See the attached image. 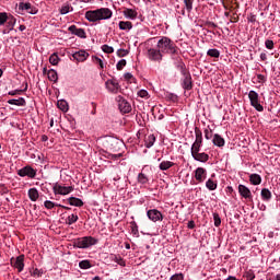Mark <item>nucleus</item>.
Segmentation results:
<instances>
[{"mask_svg":"<svg viewBox=\"0 0 280 280\" xmlns=\"http://www.w3.org/2000/svg\"><path fill=\"white\" fill-rule=\"evenodd\" d=\"M102 51H104V54H113L115 51V48L105 44L102 46Z\"/></svg>","mask_w":280,"mask_h":280,"instance_id":"37998d69","label":"nucleus"},{"mask_svg":"<svg viewBox=\"0 0 280 280\" xmlns=\"http://www.w3.org/2000/svg\"><path fill=\"white\" fill-rule=\"evenodd\" d=\"M187 226L188 229H196V223L194 221H189Z\"/></svg>","mask_w":280,"mask_h":280,"instance_id":"e2e57ef3","label":"nucleus"},{"mask_svg":"<svg viewBox=\"0 0 280 280\" xmlns=\"http://www.w3.org/2000/svg\"><path fill=\"white\" fill-rule=\"evenodd\" d=\"M79 268H81V270H89V268H91V260H81Z\"/></svg>","mask_w":280,"mask_h":280,"instance_id":"58836bf2","label":"nucleus"},{"mask_svg":"<svg viewBox=\"0 0 280 280\" xmlns=\"http://www.w3.org/2000/svg\"><path fill=\"white\" fill-rule=\"evenodd\" d=\"M21 93H23V90H13V91H10L8 94L9 95H21Z\"/></svg>","mask_w":280,"mask_h":280,"instance_id":"4d7b16f0","label":"nucleus"},{"mask_svg":"<svg viewBox=\"0 0 280 280\" xmlns=\"http://www.w3.org/2000/svg\"><path fill=\"white\" fill-rule=\"evenodd\" d=\"M68 32L72 33L74 36L79 38H86V31L84 28H78L75 25H71L68 27Z\"/></svg>","mask_w":280,"mask_h":280,"instance_id":"ddd939ff","label":"nucleus"},{"mask_svg":"<svg viewBox=\"0 0 280 280\" xmlns=\"http://www.w3.org/2000/svg\"><path fill=\"white\" fill-rule=\"evenodd\" d=\"M179 69L182 75H184V80L182 83L183 89H185V91H191V89H194V84L191 82V74L189 73V71H187L185 65L179 66Z\"/></svg>","mask_w":280,"mask_h":280,"instance_id":"20e7f679","label":"nucleus"},{"mask_svg":"<svg viewBox=\"0 0 280 280\" xmlns=\"http://www.w3.org/2000/svg\"><path fill=\"white\" fill-rule=\"evenodd\" d=\"M170 280H185V275L183 273H175L173 275Z\"/></svg>","mask_w":280,"mask_h":280,"instance_id":"3c124183","label":"nucleus"},{"mask_svg":"<svg viewBox=\"0 0 280 280\" xmlns=\"http://www.w3.org/2000/svg\"><path fill=\"white\" fill-rule=\"evenodd\" d=\"M192 159L195 161H198L199 163H207V161H209V154L205 152L195 153V155H192Z\"/></svg>","mask_w":280,"mask_h":280,"instance_id":"6ab92c4d","label":"nucleus"},{"mask_svg":"<svg viewBox=\"0 0 280 280\" xmlns=\"http://www.w3.org/2000/svg\"><path fill=\"white\" fill-rule=\"evenodd\" d=\"M147 217L151 222H163V213L159 211L158 209H151L147 211Z\"/></svg>","mask_w":280,"mask_h":280,"instance_id":"1a4fd4ad","label":"nucleus"},{"mask_svg":"<svg viewBox=\"0 0 280 280\" xmlns=\"http://www.w3.org/2000/svg\"><path fill=\"white\" fill-rule=\"evenodd\" d=\"M39 196L40 195L38 194V189H36V188L28 189V198H30V200H32V202H36V200H38Z\"/></svg>","mask_w":280,"mask_h":280,"instance_id":"393cba45","label":"nucleus"},{"mask_svg":"<svg viewBox=\"0 0 280 280\" xmlns=\"http://www.w3.org/2000/svg\"><path fill=\"white\" fill-rule=\"evenodd\" d=\"M52 189L54 194H59V196H68V194H71V191H73V186H62L59 184H55Z\"/></svg>","mask_w":280,"mask_h":280,"instance_id":"6e6552de","label":"nucleus"},{"mask_svg":"<svg viewBox=\"0 0 280 280\" xmlns=\"http://www.w3.org/2000/svg\"><path fill=\"white\" fill-rule=\"evenodd\" d=\"M8 104H10L11 106H25L27 103L25 102L24 97H20V98L9 100Z\"/></svg>","mask_w":280,"mask_h":280,"instance_id":"412c9836","label":"nucleus"},{"mask_svg":"<svg viewBox=\"0 0 280 280\" xmlns=\"http://www.w3.org/2000/svg\"><path fill=\"white\" fill-rule=\"evenodd\" d=\"M68 202L69 205H71V207H84V201H82V199L77 197L68 198Z\"/></svg>","mask_w":280,"mask_h":280,"instance_id":"5701e85b","label":"nucleus"},{"mask_svg":"<svg viewBox=\"0 0 280 280\" xmlns=\"http://www.w3.org/2000/svg\"><path fill=\"white\" fill-rule=\"evenodd\" d=\"M40 275H43V271L35 269L32 273L33 277H40Z\"/></svg>","mask_w":280,"mask_h":280,"instance_id":"bf43d9fd","label":"nucleus"},{"mask_svg":"<svg viewBox=\"0 0 280 280\" xmlns=\"http://www.w3.org/2000/svg\"><path fill=\"white\" fill-rule=\"evenodd\" d=\"M206 187L209 191H215V189H218V183L213 182V179H208L206 182Z\"/></svg>","mask_w":280,"mask_h":280,"instance_id":"2f4dec72","label":"nucleus"},{"mask_svg":"<svg viewBox=\"0 0 280 280\" xmlns=\"http://www.w3.org/2000/svg\"><path fill=\"white\" fill-rule=\"evenodd\" d=\"M273 280H280V273H278Z\"/></svg>","mask_w":280,"mask_h":280,"instance_id":"774afa93","label":"nucleus"},{"mask_svg":"<svg viewBox=\"0 0 280 280\" xmlns=\"http://www.w3.org/2000/svg\"><path fill=\"white\" fill-rule=\"evenodd\" d=\"M156 142V137L154 135H149L144 140L145 148H152L154 143Z\"/></svg>","mask_w":280,"mask_h":280,"instance_id":"cd10ccee","label":"nucleus"},{"mask_svg":"<svg viewBox=\"0 0 280 280\" xmlns=\"http://www.w3.org/2000/svg\"><path fill=\"white\" fill-rule=\"evenodd\" d=\"M195 178L198 183H203L205 178H207V170L203 167H197L195 171Z\"/></svg>","mask_w":280,"mask_h":280,"instance_id":"2eb2a0df","label":"nucleus"},{"mask_svg":"<svg viewBox=\"0 0 280 280\" xmlns=\"http://www.w3.org/2000/svg\"><path fill=\"white\" fill-rule=\"evenodd\" d=\"M207 27H210V28H215L218 27V24L213 23V22H207L206 23Z\"/></svg>","mask_w":280,"mask_h":280,"instance_id":"052dcab7","label":"nucleus"},{"mask_svg":"<svg viewBox=\"0 0 280 280\" xmlns=\"http://www.w3.org/2000/svg\"><path fill=\"white\" fill-rule=\"evenodd\" d=\"M110 259H112V261H115L116 264H118V266H121L122 268H125L126 260H124V258L121 256L110 254Z\"/></svg>","mask_w":280,"mask_h":280,"instance_id":"b1692460","label":"nucleus"},{"mask_svg":"<svg viewBox=\"0 0 280 280\" xmlns=\"http://www.w3.org/2000/svg\"><path fill=\"white\" fill-rule=\"evenodd\" d=\"M250 106L258 113H264V106L259 103V94L256 91H249L248 93Z\"/></svg>","mask_w":280,"mask_h":280,"instance_id":"39448f33","label":"nucleus"},{"mask_svg":"<svg viewBox=\"0 0 280 280\" xmlns=\"http://www.w3.org/2000/svg\"><path fill=\"white\" fill-rule=\"evenodd\" d=\"M212 143H213V145H217L218 148H224L225 141H224V138H222V136L215 133L213 136Z\"/></svg>","mask_w":280,"mask_h":280,"instance_id":"aec40b11","label":"nucleus"},{"mask_svg":"<svg viewBox=\"0 0 280 280\" xmlns=\"http://www.w3.org/2000/svg\"><path fill=\"white\" fill-rule=\"evenodd\" d=\"M249 182L252 185H261V175L259 174L249 175Z\"/></svg>","mask_w":280,"mask_h":280,"instance_id":"bb28decb","label":"nucleus"},{"mask_svg":"<svg viewBox=\"0 0 280 280\" xmlns=\"http://www.w3.org/2000/svg\"><path fill=\"white\" fill-rule=\"evenodd\" d=\"M18 174L23 178L27 176L28 178H36V170H34L32 166H25L21 170H19Z\"/></svg>","mask_w":280,"mask_h":280,"instance_id":"9b49d317","label":"nucleus"},{"mask_svg":"<svg viewBox=\"0 0 280 280\" xmlns=\"http://www.w3.org/2000/svg\"><path fill=\"white\" fill-rule=\"evenodd\" d=\"M122 14H124L125 19H129L130 21H135V19H137L139 13H137V11L135 9H125L122 11Z\"/></svg>","mask_w":280,"mask_h":280,"instance_id":"a211bd4d","label":"nucleus"},{"mask_svg":"<svg viewBox=\"0 0 280 280\" xmlns=\"http://www.w3.org/2000/svg\"><path fill=\"white\" fill-rule=\"evenodd\" d=\"M170 167H174V162L163 161V162L160 163V170L162 172H165V171L170 170Z\"/></svg>","mask_w":280,"mask_h":280,"instance_id":"7c9ffc66","label":"nucleus"},{"mask_svg":"<svg viewBox=\"0 0 280 280\" xmlns=\"http://www.w3.org/2000/svg\"><path fill=\"white\" fill-rule=\"evenodd\" d=\"M119 30L124 32H130L132 30V22L130 21H120L118 24Z\"/></svg>","mask_w":280,"mask_h":280,"instance_id":"4be33fe9","label":"nucleus"},{"mask_svg":"<svg viewBox=\"0 0 280 280\" xmlns=\"http://www.w3.org/2000/svg\"><path fill=\"white\" fill-rule=\"evenodd\" d=\"M213 221H214V226H220L222 224V219H220V214L213 213Z\"/></svg>","mask_w":280,"mask_h":280,"instance_id":"a18cd8bd","label":"nucleus"},{"mask_svg":"<svg viewBox=\"0 0 280 280\" xmlns=\"http://www.w3.org/2000/svg\"><path fill=\"white\" fill-rule=\"evenodd\" d=\"M70 10H71V7H69V4H66L61 7L60 14H69Z\"/></svg>","mask_w":280,"mask_h":280,"instance_id":"864d4df0","label":"nucleus"},{"mask_svg":"<svg viewBox=\"0 0 280 280\" xmlns=\"http://www.w3.org/2000/svg\"><path fill=\"white\" fill-rule=\"evenodd\" d=\"M138 97H142L143 100H148L150 94L145 90L138 91Z\"/></svg>","mask_w":280,"mask_h":280,"instance_id":"49530a36","label":"nucleus"},{"mask_svg":"<svg viewBox=\"0 0 280 280\" xmlns=\"http://www.w3.org/2000/svg\"><path fill=\"white\" fill-rule=\"evenodd\" d=\"M147 58L152 62H161L163 60V55L159 48H148Z\"/></svg>","mask_w":280,"mask_h":280,"instance_id":"423d86ee","label":"nucleus"},{"mask_svg":"<svg viewBox=\"0 0 280 280\" xmlns=\"http://www.w3.org/2000/svg\"><path fill=\"white\" fill-rule=\"evenodd\" d=\"M207 56H210V58H220V50L215 48L209 49Z\"/></svg>","mask_w":280,"mask_h":280,"instance_id":"4c0bfd02","label":"nucleus"},{"mask_svg":"<svg viewBox=\"0 0 280 280\" xmlns=\"http://www.w3.org/2000/svg\"><path fill=\"white\" fill-rule=\"evenodd\" d=\"M113 18V11L108 8H101L85 13V19L90 23H96V21H107Z\"/></svg>","mask_w":280,"mask_h":280,"instance_id":"f257e3e1","label":"nucleus"},{"mask_svg":"<svg viewBox=\"0 0 280 280\" xmlns=\"http://www.w3.org/2000/svg\"><path fill=\"white\" fill-rule=\"evenodd\" d=\"M5 23H7V30H10L12 32V30H14V25H16V18L9 15Z\"/></svg>","mask_w":280,"mask_h":280,"instance_id":"a878e982","label":"nucleus"},{"mask_svg":"<svg viewBox=\"0 0 280 280\" xmlns=\"http://www.w3.org/2000/svg\"><path fill=\"white\" fill-rule=\"evenodd\" d=\"M49 62L52 66L58 65L60 62V57H58V54L54 52L52 55H50Z\"/></svg>","mask_w":280,"mask_h":280,"instance_id":"c9c22d12","label":"nucleus"},{"mask_svg":"<svg viewBox=\"0 0 280 280\" xmlns=\"http://www.w3.org/2000/svg\"><path fill=\"white\" fill-rule=\"evenodd\" d=\"M258 82H266V75L264 74H257Z\"/></svg>","mask_w":280,"mask_h":280,"instance_id":"13d9d810","label":"nucleus"},{"mask_svg":"<svg viewBox=\"0 0 280 280\" xmlns=\"http://www.w3.org/2000/svg\"><path fill=\"white\" fill-rule=\"evenodd\" d=\"M57 106L60 110H62V113H67V110H69V103H67L65 100H59L57 102Z\"/></svg>","mask_w":280,"mask_h":280,"instance_id":"c85d7f7f","label":"nucleus"},{"mask_svg":"<svg viewBox=\"0 0 280 280\" xmlns=\"http://www.w3.org/2000/svg\"><path fill=\"white\" fill-rule=\"evenodd\" d=\"M47 75L50 82H58V72L56 70H48Z\"/></svg>","mask_w":280,"mask_h":280,"instance_id":"c756f323","label":"nucleus"},{"mask_svg":"<svg viewBox=\"0 0 280 280\" xmlns=\"http://www.w3.org/2000/svg\"><path fill=\"white\" fill-rule=\"evenodd\" d=\"M195 135H196L195 143L202 145V131H200V129L196 128Z\"/></svg>","mask_w":280,"mask_h":280,"instance_id":"f704fd0d","label":"nucleus"},{"mask_svg":"<svg viewBox=\"0 0 280 280\" xmlns=\"http://www.w3.org/2000/svg\"><path fill=\"white\" fill-rule=\"evenodd\" d=\"M225 280H237V278L233 277V276H230L228 279Z\"/></svg>","mask_w":280,"mask_h":280,"instance_id":"338daca9","label":"nucleus"},{"mask_svg":"<svg viewBox=\"0 0 280 280\" xmlns=\"http://www.w3.org/2000/svg\"><path fill=\"white\" fill-rule=\"evenodd\" d=\"M265 47H266L267 49H275V42L271 40V39H267V40L265 42Z\"/></svg>","mask_w":280,"mask_h":280,"instance_id":"603ef678","label":"nucleus"},{"mask_svg":"<svg viewBox=\"0 0 280 280\" xmlns=\"http://www.w3.org/2000/svg\"><path fill=\"white\" fill-rule=\"evenodd\" d=\"M19 10L27 12V14H37L38 10L32 5L30 2H21L19 4Z\"/></svg>","mask_w":280,"mask_h":280,"instance_id":"f8f14e48","label":"nucleus"},{"mask_svg":"<svg viewBox=\"0 0 280 280\" xmlns=\"http://www.w3.org/2000/svg\"><path fill=\"white\" fill-rule=\"evenodd\" d=\"M247 279L248 280H254L255 279V273H247Z\"/></svg>","mask_w":280,"mask_h":280,"instance_id":"69168bd1","label":"nucleus"},{"mask_svg":"<svg viewBox=\"0 0 280 280\" xmlns=\"http://www.w3.org/2000/svg\"><path fill=\"white\" fill-rule=\"evenodd\" d=\"M92 60L93 62H96L97 65H100L101 69H104V61H102L100 57L93 56Z\"/></svg>","mask_w":280,"mask_h":280,"instance_id":"8fccbe9b","label":"nucleus"},{"mask_svg":"<svg viewBox=\"0 0 280 280\" xmlns=\"http://www.w3.org/2000/svg\"><path fill=\"white\" fill-rule=\"evenodd\" d=\"M8 21V13L1 12L0 13V26L4 25V23Z\"/></svg>","mask_w":280,"mask_h":280,"instance_id":"de8ad7c7","label":"nucleus"},{"mask_svg":"<svg viewBox=\"0 0 280 280\" xmlns=\"http://www.w3.org/2000/svg\"><path fill=\"white\" fill-rule=\"evenodd\" d=\"M131 233L132 235H139V225H137V222H131Z\"/></svg>","mask_w":280,"mask_h":280,"instance_id":"c03bdc74","label":"nucleus"},{"mask_svg":"<svg viewBox=\"0 0 280 280\" xmlns=\"http://www.w3.org/2000/svg\"><path fill=\"white\" fill-rule=\"evenodd\" d=\"M118 108L120 110V113H130V110H132V105H130V103L124 98L119 100L118 103Z\"/></svg>","mask_w":280,"mask_h":280,"instance_id":"4468645a","label":"nucleus"},{"mask_svg":"<svg viewBox=\"0 0 280 280\" xmlns=\"http://www.w3.org/2000/svg\"><path fill=\"white\" fill-rule=\"evenodd\" d=\"M129 52H128V50H126V49H118L117 50V56L119 57V58H126V56L128 55Z\"/></svg>","mask_w":280,"mask_h":280,"instance_id":"5fc2aeb1","label":"nucleus"},{"mask_svg":"<svg viewBox=\"0 0 280 280\" xmlns=\"http://www.w3.org/2000/svg\"><path fill=\"white\" fill-rule=\"evenodd\" d=\"M126 59H121V60H119L118 62H117V65H116V69L118 70V71H121V69H124V67H126Z\"/></svg>","mask_w":280,"mask_h":280,"instance_id":"09e8293b","label":"nucleus"},{"mask_svg":"<svg viewBox=\"0 0 280 280\" xmlns=\"http://www.w3.org/2000/svg\"><path fill=\"white\" fill-rule=\"evenodd\" d=\"M46 209H54V207H60V203H55L54 201L46 200L44 202Z\"/></svg>","mask_w":280,"mask_h":280,"instance_id":"79ce46f5","label":"nucleus"},{"mask_svg":"<svg viewBox=\"0 0 280 280\" xmlns=\"http://www.w3.org/2000/svg\"><path fill=\"white\" fill-rule=\"evenodd\" d=\"M148 180L149 179L147 174L140 173L138 175V183H140V185H147Z\"/></svg>","mask_w":280,"mask_h":280,"instance_id":"ea45409f","label":"nucleus"},{"mask_svg":"<svg viewBox=\"0 0 280 280\" xmlns=\"http://www.w3.org/2000/svg\"><path fill=\"white\" fill-rule=\"evenodd\" d=\"M200 148H202V144H198L194 142L190 149L191 156H194L195 154H198L200 152Z\"/></svg>","mask_w":280,"mask_h":280,"instance_id":"e433bc0d","label":"nucleus"},{"mask_svg":"<svg viewBox=\"0 0 280 280\" xmlns=\"http://www.w3.org/2000/svg\"><path fill=\"white\" fill-rule=\"evenodd\" d=\"M158 49H160V52L163 54H171V56L178 55V47H176V44L170 39L168 37H162L158 40L156 44Z\"/></svg>","mask_w":280,"mask_h":280,"instance_id":"f03ea898","label":"nucleus"},{"mask_svg":"<svg viewBox=\"0 0 280 280\" xmlns=\"http://www.w3.org/2000/svg\"><path fill=\"white\" fill-rule=\"evenodd\" d=\"M260 196H261L262 200H270V198H272V192H270V190L268 188H262Z\"/></svg>","mask_w":280,"mask_h":280,"instance_id":"473e14b6","label":"nucleus"},{"mask_svg":"<svg viewBox=\"0 0 280 280\" xmlns=\"http://www.w3.org/2000/svg\"><path fill=\"white\" fill-rule=\"evenodd\" d=\"M124 78H125V80H132V73L126 72V73L124 74Z\"/></svg>","mask_w":280,"mask_h":280,"instance_id":"680f3d73","label":"nucleus"},{"mask_svg":"<svg viewBox=\"0 0 280 280\" xmlns=\"http://www.w3.org/2000/svg\"><path fill=\"white\" fill-rule=\"evenodd\" d=\"M105 86L109 93L117 94L119 93L121 85H119V82H117L116 79H109L105 82Z\"/></svg>","mask_w":280,"mask_h":280,"instance_id":"0eeeda50","label":"nucleus"},{"mask_svg":"<svg viewBox=\"0 0 280 280\" xmlns=\"http://www.w3.org/2000/svg\"><path fill=\"white\" fill-rule=\"evenodd\" d=\"M25 256L20 255L15 259H11V265L16 268L18 272H23V268H25Z\"/></svg>","mask_w":280,"mask_h":280,"instance_id":"9d476101","label":"nucleus"},{"mask_svg":"<svg viewBox=\"0 0 280 280\" xmlns=\"http://www.w3.org/2000/svg\"><path fill=\"white\" fill-rule=\"evenodd\" d=\"M97 242V238L93 236H84L81 238H77L73 242V246H75L77 248H91V246H95Z\"/></svg>","mask_w":280,"mask_h":280,"instance_id":"7ed1b4c3","label":"nucleus"},{"mask_svg":"<svg viewBox=\"0 0 280 280\" xmlns=\"http://www.w3.org/2000/svg\"><path fill=\"white\" fill-rule=\"evenodd\" d=\"M260 60H262V61L268 60V55H266V52H261Z\"/></svg>","mask_w":280,"mask_h":280,"instance_id":"0e129e2a","label":"nucleus"},{"mask_svg":"<svg viewBox=\"0 0 280 280\" xmlns=\"http://www.w3.org/2000/svg\"><path fill=\"white\" fill-rule=\"evenodd\" d=\"M238 194L242 196V198L248 199L253 198V194L250 192V189L244 185H238Z\"/></svg>","mask_w":280,"mask_h":280,"instance_id":"dca6fc26","label":"nucleus"},{"mask_svg":"<svg viewBox=\"0 0 280 280\" xmlns=\"http://www.w3.org/2000/svg\"><path fill=\"white\" fill-rule=\"evenodd\" d=\"M72 58H74V60H77L78 62H84V60L89 58V52H86L85 50H79L72 55Z\"/></svg>","mask_w":280,"mask_h":280,"instance_id":"f3484780","label":"nucleus"},{"mask_svg":"<svg viewBox=\"0 0 280 280\" xmlns=\"http://www.w3.org/2000/svg\"><path fill=\"white\" fill-rule=\"evenodd\" d=\"M79 217L78 214H70L67 219H66V224H68L69 226H71V224H75V222H78Z\"/></svg>","mask_w":280,"mask_h":280,"instance_id":"72a5a7b5","label":"nucleus"},{"mask_svg":"<svg viewBox=\"0 0 280 280\" xmlns=\"http://www.w3.org/2000/svg\"><path fill=\"white\" fill-rule=\"evenodd\" d=\"M184 4L188 14H190L191 10H194V0H184Z\"/></svg>","mask_w":280,"mask_h":280,"instance_id":"a19ab883","label":"nucleus"},{"mask_svg":"<svg viewBox=\"0 0 280 280\" xmlns=\"http://www.w3.org/2000/svg\"><path fill=\"white\" fill-rule=\"evenodd\" d=\"M213 137V131L211 129H205V139L209 140Z\"/></svg>","mask_w":280,"mask_h":280,"instance_id":"6e6d98bb","label":"nucleus"}]
</instances>
